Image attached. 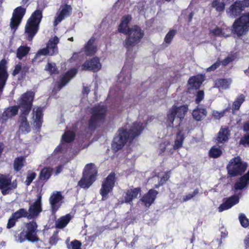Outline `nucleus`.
I'll return each mask as SVG.
<instances>
[{"mask_svg": "<svg viewBox=\"0 0 249 249\" xmlns=\"http://www.w3.org/2000/svg\"><path fill=\"white\" fill-rule=\"evenodd\" d=\"M143 129V124L140 122H134L129 131L123 127L119 128L111 144L112 149L115 152L122 149L128 140L132 142Z\"/></svg>", "mask_w": 249, "mask_h": 249, "instance_id": "obj_1", "label": "nucleus"}, {"mask_svg": "<svg viewBox=\"0 0 249 249\" xmlns=\"http://www.w3.org/2000/svg\"><path fill=\"white\" fill-rule=\"evenodd\" d=\"M42 18V10L36 9L28 19L25 27V33L28 40H32L38 32Z\"/></svg>", "mask_w": 249, "mask_h": 249, "instance_id": "obj_2", "label": "nucleus"}, {"mask_svg": "<svg viewBox=\"0 0 249 249\" xmlns=\"http://www.w3.org/2000/svg\"><path fill=\"white\" fill-rule=\"evenodd\" d=\"M107 112L105 106L97 105L91 109V116L88 121V128L94 131L106 119Z\"/></svg>", "mask_w": 249, "mask_h": 249, "instance_id": "obj_3", "label": "nucleus"}, {"mask_svg": "<svg viewBox=\"0 0 249 249\" xmlns=\"http://www.w3.org/2000/svg\"><path fill=\"white\" fill-rule=\"evenodd\" d=\"M37 227L35 221L25 223L23 230L18 235L19 242L22 243L26 240L32 243L38 242L39 238L37 234Z\"/></svg>", "mask_w": 249, "mask_h": 249, "instance_id": "obj_4", "label": "nucleus"}, {"mask_svg": "<svg viewBox=\"0 0 249 249\" xmlns=\"http://www.w3.org/2000/svg\"><path fill=\"white\" fill-rule=\"evenodd\" d=\"M248 166L247 162L242 160L241 157L237 156L232 158L227 165L228 174L231 177L242 176Z\"/></svg>", "mask_w": 249, "mask_h": 249, "instance_id": "obj_5", "label": "nucleus"}, {"mask_svg": "<svg viewBox=\"0 0 249 249\" xmlns=\"http://www.w3.org/2000/svg\"><path fill=\"white\" fill-rule=\"evenodd\" d=\"M97 175V170L93 163L87 164L83 173V176L79 181L78 185L82 188L88 189L95 181Z\"/></svg>", "mask_w": 249, "mask_h": 249, "instance_id": "obj_6", "label": "nucleus"}, {"mask_svg": "<svg viewBox=\"0 0 249 249\" xmlns=\"http://www.w3.org/2000/svg\"><path fill=\"white\" fill-rule=\"evenodd\" d=\"M144 31L138 25H134L129 29L124 41V46L129 49L139 43L144 36Z\"/></svg>", "mask_w": 249, "mask_h": 249, "instance_id": "obj_7", "label": "nucleus"}, {"mask_svg": "<svg viewBox=\"0 0 249 249\" xmlns=\"http://www.w3.org/2000/svg\"><path fill=\"white\" fill-rule=\"evenodd\" d=\"M116 181V174L112 172L102 181L100 190L102 200H105L108 198V194L112 192Z\"/></svg>", "mask_w": 249, "mask_h": 249, "instance_id": "obj_8", "label": "nucleus"}, {"mask_svg": "<svg viewBox=\"0 0 249 249\" xmlns=\"http://www.w3.org/2000/svg\"><path fill=\"white\" fill-rule=\"evenodd\" d=\"M35 93L33 91H27L18 99V105L20 109V114L29 115L33 107Z\"/></svg>", "mask_w": 249, "mask_h": 249, "instance_id": "obj_9", "label": "nucleus"}, {"mask_svg": "<svg viewBox=\"0 0 249 249\" xmlns=\"http://www.w3.org/2000/svg\"><path fill=\"white\" fill-rule=\"evenodd\" d=\"M232 27L233 30L238 36L244 35L249 29V13L243 14L236 19Z\"/></svg>", "mask_w": 249, "mask_h": 249, "instance_id": "obj_10", "label": "nucleus"}, {"mask_svg": "<svg viewBox=\"0 0 249 249\" xmlns=\"http://www.w3.org/2000/svg\"><path fill=\"white\" fill-rule=\"evenodd\" d=\"M188 110L187 105H182L180 107H177L174 105L170 110V112L167 114V120L171 123L173 126V122L176 117L179 119V123L182 121L185 114Z\"/></svg>", "mask_w": 249, "mask_h": 249, "instance_id": "obj_11", "label": "nucleus"}, {"mask_svg": "<svg viewBox=\"0 0 249 249\" xmlns=\"http://www.w3.org/2000/svg\"><path fill=\"white\" fill-rule=\"evenodd\" d=\"M59 42V39L57 36H54L50 39L45 48L38 51L37 55H51L53 56L58 53L57 44Z\"/></svg>", "mask_w": 249, "mask_h": 249, "instance_id": "obj_12", "label": "nucleus"}, {"mask_svg": "<svg viewBox=\"0 0 249 249\" xmlns=\"http://www.w3.org/2000/svg\"><path fill=\"white\" fill-rule=\"evenodd\" d=\"M42 194L40 192L37 195L35 201L29 206L28 209V215L29 219L36 218L42 211Z\"/></svg>", "mask_w": 249, "mask_h": 249, "instance_id": "obj_13", "label": "nucleus"}, {"mask_svg": "<svg viewBox=\"0 0 249 249\" xmlns=\"http://www.w3.org/2000/svg\"><path fill=\"white\" fill-rule=\"evenodd\" d=\"M102 67L100 60L97 57H94L86 61L82 65L81 69L85 71H91L93 72H97Z\"/></svg>", "mask_w": 249, "mask_h": 249, "instance_id": "obj_14", "label": "nucleus"}, {"mask_svg": "<svg viewBox=\"0 0 249 249\" xmlns=\"http://www.w3.org/2000/svg\"><path fill=\"white\" fill-rule=\"evenodd\" d=\"M142 189L140 187L130 188L124 192L123 195V199L122 201V203H126L129 204H132V201L135 198L138 197L139 195L141 194Z\"/></svg>", "mask_w": 249, "mask_h": 249, "instance_id": "obj_15", "label": "nucleus"}, {"mask_svg": "<svg viewBox=\"0 0 249 249\" xmlns=\"http://www.w3.org/2000/svg\"><path fill=\"white\" fill-rule=\"evenodd\" d=\"M241 195V193L239 195H234L229 197L225 198V201L223 203L220 205L218 209L219 212L228 210L233 206L237 204L239 202V196Z\"/></svg>", "mask_w": 249, "mask_h": 249, "instance_id": "obj_16", "label": "nucleus"}, {"mask_svg": "<svg viewBox=\"0 0 249 249\" xmlns=\"http://www.w3.org/2000/svg\"><path fill=\"white\" fill-rule=\"evenodd\" d=\"M63 196L60 192H53L49 198L51 211L53 213H55L61 206L59 202L62 200Z\"/></svg>", "mask_w": 249, "mask_h": 249, "instance_id": "obj_17", "label": "nucleus"}, {"mask_svg": "<svg viewBox=\"0 0 249 249\" xmlns=\"http://www.w3.org/2000/svg\"><path fill=\"white\" fill-rule=\"evenodd\" d=\"M230 131L228 127H221L215 138L216 144L220 146L221 144L223 145L227 142L230 139Z\"/></svg>", "mask_w": 249, "mask_h": 249, "instance_id": "obj_18", "label": "nucleus"}, {"mask_svg": "<svg viewBox=\"0 0 249 249\" xmlns=\"http://www.w3.org/2000/svg\"><path fill=\"white\" fill-rule=\"evenodd\" d=\"M158 192L154 189H150L148 192L145 194L140 199V201L142 202L144 205L146 207H149L155 201Z\"/></svg>", "mask_w": 249, "mask_h": 249, "instance_id": "obj_19", "label": "nucleus"}, {"mask_svg": "<svg viewBox=\"0 0 249 249\" xmlns=\"http://www.w3.org/2000/svg\"><path fill=\"white\" fill-rule=\"evenodd\" d=\"M34 125L36 129L39 130L43 122V109L41 107H37L36 110H33Z\"/></svg>", "mask_w": 249, "mask_h": 249, "instance_id": "obj_20", "label": "nucleus"}, {"mask_svg": "<svg viewBox=\"0 0 249 249\" xmlns=\"http://www.w3.org/2000/svg\"><path fill=\"white\" fill-rule=\"evenodd\" d=\"M60 12L55 20L56 24L61 22L65 18L70 17L72 11V8L71 5L67 3L61 5L60 7Z\"/></svg>", "mask_w": 249, "mask_h": 249, "instance_id": "obj_21", "label": "nucleus"}, {"mask_svg": "<svg viewBox=\"0 0 249 249\" xmlns=\"http://www.w3.org/2000/svg\"><path fill=\"white\" fill-rule=\"evenodd\" d=\"M204 81V76L201 74L191 76L188 81V84L190 86L189 89H199Z\"/></svg>", "mask_w": 249, "mask_h": 249, "instance_id": "obj_22", "label": "nucleus"}, {"mask_svg": "<svg viewBox=\"0 0 249 249\" xmlns=\"http://www.w3.org/2000/svg\"><path fill=\"white\" fill-rule=\"evenodd\" d=\"M95 41V37H91L85 44L83 48V51L86 55L92 56L96 53L97 49V47L94 45Z\"/></svg>", "mask_w": 249, "mask_h": 249, "instance_id": "obj_23", "label": "nucleus"}, {"mask_svg": "<svg viewBox=\"0 0 249 249\" xmlns=\"http://www.w3.org/2000/svg\"><path fill=\"white\" fill-rule=\"evenodd\" d=\"M77 69L71 68L68 71L60 80V83L58 85L59 89L65 86L77 73Z\"/></svg>", "mask_w": 249, "mask_h": 249, "instance_id": "obj_24", "label": "nucleus"}, {"mask_svg": "<svg viewBox=\"0 0 249 249\" xmlns=\"http://www.w3.org/2000/svg\"><path fill=\"white\" fill-rule=\"evenodd\" d=\"M244 10L240 2L236 1L229 7L227 13L231 18H235L240 16Z\"/></svg>", "mask_w": 249, "mask_h": 249, "instance_id": "obj_25", "label": "nucleus"}, {"mask_svg": "<svg viewBox=\"0 0 249 249\" xmlns=\"http://www.w3.org/2000/svg\"><path fill=\"white\" fill-rule=\"evenodd\" d=\"M131 19L132 17L130 15L124 16L122 17L121 23L118 26V32L120 33L126 35L128 33L129 29L131 28L128 27V24L131 21Z\"/></svg>", "mask_w": 249, "mask_h": 249, "instance_id": "obj_26", "label": "nucleus"}, {"mask_svg": "<svg viewBox=\"0 0 249 249\" xmlns=\"http://www.w3.org/2000/svg\"><path fill=\"white\" fill-rule=\"evenodd\" d=\"M11 183V177L0 174V190L2 194L5 196L8 194V188Z\"/></svg>", "mask_w": 249, "mask_h": 249, "instance_id": "obj_27", "label": "nucleus"}, {"mask_svg": "<svg viewBox=\"0 0 249 249\" xmlns=\"http://www.w3.org/2000/svg\"><path fill=\"white\" fill-rule=\"evenodd\" d=\"M28 116V115L20 114L19 118L20 122L19 129L22 132L25 133L31 131L30 126L27 120Z\"/></svg>", "mask_w": 249, "mask_h": 249, "instance_id": "obj_28", "label": "nucleus"}, {"mask_svg": "<svg viewBox=\"0 0 249 249\" xmlns=\"http://www.w3.org/2000/svg\"><path fill=\"white\" fill-rule=\"evenodd\" d=\"M19 107L14 106L6 108L2 114L3 120L7 121L8 119L15 116L18 113Z\"/></svg>", "mask_w": 249, "mask_h": 249, "instance_id": "obj_29", "label": "nucleus"}, {"mask_svg": "<svg viewBox=\"0 0 249 249\" xmlns=\"http://www.w3.org/2000/svg\"><path fill=\"white\" fill-rule=\"evenodd\" d=\"M72 219V216L70 213L66 214L59 217L55 223V226L57 229H63L70 222Z\"/></svg>", "mask_w": 249, "mask_h": 249, "instance_id": "obj_30", "label": "nucleus"}, {"mask_svg": "<svg viewBox=\"0 0 249 249\" xmlns=\"http://www.w3.org/2000/svg\"><path fill=\"white\" fill-rule=\"evenodd\" d=\"M185 137L181 131H179L176 134L175 143L173 146V149H170L168 151V154L170 155L173 153V150H177L182 147L183 142L184 140Z\"/></svg>", "mask_w": 249, "mask_h": 249, "instance_id": "obj_31", "label": "nucleus"}, {"mask_svg": "<svg viewBox=\"0 0 249 249\" xmlns=\"http://www.w3.org/2000/svg\"><path fill=\"white\" fill-rule=\"evenodd\" d=\"M207 115V111L205 108L197 107L193 111L192 115L195 120L201 121Z\"/></svg>", "mask_w": 249, "mask_h": 249, "instance_id": "obj_32", "label": "nucleus"}, {"mask_svg": "<svg viewBox=\"0 0 249 249\" xmlns=\"http://www.w3.org/2000/svg\"><path fill=\"white\" fill-rule=\"evenodd\" d=\"M53 169L50 167H44L40 171L39 179L41 181H47L51 177Z\"/></svg>", "mask_w": 249, "mask_h": 249, "instance_id": "obj_33", "label": "nucleus"}, {"mask_svg": "<svg viewBox=\"0 0 249 249\" xmlns=\"http://www.w3.org/2000/svg\"><path fill=\"white\" fill-rule=\"evenodd\" d=\"M25 158L23 156L16 158L14 161L13 166L15 171L18 172L24 167L25 162Z\"/></svg>", "mask_w": 249, "mask_h": 249, "instance_id": "obj_34", "label": "nucleus"}, {"mask_svg": "<svg viewBox=\"0 0 249 249\" xmlns=\"http://www.w3.org/2000/svg\"><path fill=\"white\" fill-rule=\"evenodd\" d=\"M30 51L29 47L21 45L17 49L16 56L18 59L21 60L28 54Z\"/></svg>", "mask_w": 249, "mask_h": 249, "instance_id": "obj_35", "label": "nucleus"}, {"mask_svg": "<svg viewBox=\"0 0 249 249\" xmlns=\"http://www.w3.org/2000/svg\"><path fill=\"white\" fill-rule=\"evenodd\" d=\"M245 101V96L243 94H240L235 99L233 102L232 107L233 110H238L239 109L241 105Z\"/></svg>", "mask_w": 249, "mask_h": 249, "instance_id": "obj_36", "label": "nucleus"}, {"mask_svg": "<svg viewBox=\"0 0 249 249\" xmlns=\"http://www.w3.org/2000/svg\"><path fill=\"white\" fill-rule=\"evenodd\" d=\"M75 138V134L72 131H66L62 135V141L67 143L71 142L74 141Z\"/></svg>", "mask_w": 249, "mask_h": 249, "instance_id": "obj_37", "label": "nucleus"}, {"mask_svg": "<svg viewBox=\"0 0 249 249\" xmlns=\"http://www.w3.org/2000/svg\"><path fill=\"white\" fill-rule=\"evenodd\" d=\"M13 217H15L17 220L22 218V217H27L29 219V216L28 215V213L24 208H20L16 212L13 213L12 214Z\"/></svg>", "mask_w": 249, "mask_h": 249, "instance_id": "obj_38", "label": "nucleus"}, {"mask_svg": "<svg viewBox=\"0 0 249 249\" xmlns=\"http://www.w3.org/2000/svg\"><path fill=\"white\" fill-rule=\"evenodd\" d=\"M230 83L227 79L219 78L215 80V87L218 88L227 89L229 87Z\"/></svg>", "mask_w": 249, "mask_h": 249, "instance_id": "obj_39", "label": "nucleus"}, {"mask_svg": "<svg viewBox=\"0 0 249 249\" xmlns=\"http://www.w3.org/2000/svg\"><path fill=\"white\" fill-rule=\"evenodd\" d=\"M26 13V8L20 6L16 8L13 13V16L22 19Z\"/></svg>", "mask_w": 249, "mask_h": 249, "instance_id": "obj_40", "label": "nucleus"}, {"mask_svg": "<svg viewBox=\"0 0 249 249\" xmlns=\"http://www.w3.org/2000/svg\"><path fill=\"white\" fill-rule=\"evenodd\" d=\"M66 244L68 249H81L82 243L80 241L76 239L72 241L70 243L67 241Z\"/></svg>", "mask_w": 249, "mask_h": 249, "instance_id": "obj_41", "label": "nucleus"}, {"mask_svg": "<svg viewBox=\"0 0 249 249\" xmlns=\"http://www.w3.org/2000/svg\"><path fill=\"white\" fill-rule=\"evenodd\" d=\"M222 154V150L215 146H213L209 151L210 157L213 158H217L219 157Z\"/></svg>", "mask_w": 249, "mask_h": 249, "instance_id": "obj_42", "label": "nucleus"}, {"mask_svg": "<svg viewBox=\"0 0 249 249\" xmlns=\"http://www.w3.org/2000/svg\"><path fill=\"white\" fill-rule=\"evenodd\" d=\"M7 61L5 59H2L0 61V76H8L7 71Z\"/></svg>", "mask_w": 249, "mask_h": 249, "instance_id": "obj_43", "label": "nucleus"}, {"mask_svg": "<svg viewBox=\"0 0 249 249\" xmlns=\"http://www.w3.org/2000/svg\"><path fill=\"white\" fill-rule=\"evenodd\" d=\"M177 32L175 30H170L164 38V42L167 45L170 44Z\"/></svg>", "mask_w": 249, "mask_h": 249, "instance_id": "obj_44", "label": "nucleus"}, {"mask_svg": "<svg viewBox=\"0 0 249 249\" xmlns=\"http://www.w3.org/2000/svg\"><path fill=\"white\" fill-rule=\"evenodd\" d=\"M212 6L215 8L218 12L223 11L225 9V4L224 2L220 1V0H213L212 2Z\"/></svg>", "mask_w": 249, "mask_h": 249, "instance_id": "obj_45", "label": "nucleus"}, {"mask_svg": "<svg viewBox=\"0 0 249 249\" xmlns=\"http://www.w3.org/2000/svg\"><path fill=\"white\" fill-rule=\"evenodd\" d=\"M22 19L12 15L10 20V27L12 29L16 30L21 22Z\"/></svg>", "mask_w": 249, "mask_h": 249, "instance_id": "obj_46", "label": "nucleus"}, {"mask_svg": "<svg viewBox=\"0 0 249 249\" xmlns=\"http://www.w3.org/2000/svg\"><path fill=\"white\" fill-rule=\"evenodd\" d=\"M248 185V184L246 182V181L244 179H243L242 177H241V178H239V180L235 182L234 185V188L235 190H241L243 189Z\"/></svg>", "mask_w": 249, "mask_h": 249, "instance_id": "obj_47", "label": "nucleus"}, {"mask_svg": "<svg viewBox=\"0 0 249 249\" xmlns=\"http://www.w3.org/2000/svg\"><path fill=\"white\" fill-rule=\"evenodd\" d=\"M239 220L241 225L244 228L249 226V219L246 217L245 214L241 213L239 215Z\"/></svg>", "mask_w": 249, "mask_h": 249, "instance_id": "obj_48", "label": "nucleus"}, {"mask_svg": "<svg viewBox=\"0 0 249 249\" xmlns=\"http://www.w3.org/2000/svg\"><path fill=\"white\" fill-rule=\"evenodd\" d=\"M36 174L34 172L28 171L27 174L26 179L24 183L26 186H29L33 180L36 178Z\"/></svg>", "mask_w": 249, "mask_h": 249, "instance_id": "obj_49", "label": "nucleus"}, {"mask_svg": "<svg viewBox=\"0 0 249 249\" xmlns=\"http://www.w3.org/2000/svg\"><path fill=\"white\" fill-rule=\"evenodd\" d=\"M58 231H54L52 236L50 238L49 244L51 246H55L56 245L57 242L60 239L58 235Z\"/></svg>", "mask_w": 249, "mask_h": 249, "instance_id": "obj_50", "label": "nucleus"}, {"mask_svg": "<svg viewBox=\"0 0 249 249\" xmlns=\"http://www.w3.org/2000/svg\"><path fill=\"white\" fill-rule=\"evenodd\" d=\"M45 70L48 71L50 74H56L58 73L57 69L55 64L48 63L46 66Z\"/></svg>", "mask_w": 249, "mask_h": 249, "instance_id": "obj_51", "label": "nucleus"}, {"mask_svg": "<svg viewBox=\"0 0 249 249\" xmlns=\"http://www.w3.org/2000/svg\"><path fill=\"white\" fill-rule=\"evenodd\" d=\"M170 145V142L169 141H164V142L160 143L159 147V155H163L166 151L167 146Z\"/></svg>", "mask_w": 249, "mask_h": 249, "instance_id": "obj_52", "label": "nucleus"}, {"mask_svg": "<svg viewBox=\"0 0 249 249\" xmlns=\"http://www.w3.org/2000/svg\"><path fill=\"white\" fill-rule=\"evenodd\" d=\"M227 111V108L221 111L213 110L212 112V115L215 119L219 120L223 117Z\"/></svg>", "mask_w": 249, "mask_h": 249, "instance_id": "obj_53", "label": "nucleus"}, {"mask_svg": "<svg viewBox=\"0 0 249 249\" xmlns=\"http://www.w3.org/2000/svg\"><path fill=\"white\" fill-rule=\"evenodd\" d=\"M209 34L215 36H221L223 34V30L221 28L217 26L215 28L210 30Z\"/></svg>", "mask_w": 249, "mask_h": 249, "instance_id": "obj_54", "label": "nucleus"}, {"mask_svg": "<svg viewBox=\"0 0 249 249\" xmlns=\"http://www.w3.org/2000/svg\"><path fill=\"white\" fill-rule=\"evenodd\" d=\"M199 193V189L198 188L196 189L192 194H188L185 196L183 197V201H187L193 198L194 196L198 195Z\"/></svg>", "mask_w": 249, "mask_h": 249, "instance_id": "obj_55", "label": "nucleus"}, {"mask_svg": "<svg viewBox=\"0 0 249 249\" xmlns=\"http://www.w3.org/2000/svg\"><path fill=\"white\" fill-rule=\"evenodd\" d=\"M240 144H242L244 146H249V134L245 135L240 140Z\"/></svg>", "mask_w": 249, "mask_h": 249, "instance_id": "obj_56", "label": "nucleus"}, {"mask_svg": "<svg viewBox=\"0 0 249 249\" xmlns=\"http://www.w3.org/2000/svg\"><path fill=\"white\" fill-rule=\"evenodd\" d=\"M235 59V57L233 55L228 56L226 57L224 60L221 61V65L224 66L228 65L230 63L232 62Z\"/></svg>", "mask_w": 249, "mask_h": 249, "instance_id": "obj_57", "label": "nucleus"}, {"mask_svg": "<svg viewBox=\"0 0 249 249\" xmlns=\"http://www.w3.org/2000/svg\"><path fill=\"white\" fill-rule=\"evenodd\" d=\"M221 65V61L218 59L214 64L207 69V71H213Z\"/></svg>", "mask_w": 249, "mask_h": 249, "instance_id": "obj_58", "label": "nucleus"}, {"mask_svg": "<svg viewBox=\"0 0 249 249\" xmlns=\"http://www.w3.org/2000/svg\"><path fill=\"white\" fill-rule=\"evenodd\" d=\"M204 97V92L203 90H198L197 92L196 99V103L197 104L200 103V102L203 99Z\"/></svg>", "mask_w": 249, "mask_h": 249, "instance_id": "obj_59", "label": "nucleus"}, {"mask_svg": "<svg viewBox=\"0 0 249 249\" xmlns=\"http://www.w3.org/2000/svg\"><path fill=\"white\" fill-rule=\"evenodd\" d=\"M18 221L15 217H13V215H11L9 219H8V221L7 224V228L10 229L13 227L15 224L16 222Z\"/></svg>", "mask_w": 249, "mask_h": 249, "instance_id": "obj_60", "label": "nucleus"}, {"mask_svg": "<svg viewBox=\"0 0 249 249\" xmlns=\"http://www.w3.org/2000/svg\"><path fill=\"white\" fill-rule=\"evenodd\" d=\"M17 186H18V183H17V180L15 179V180H13V181H12V177H11V183L9 185V186H8V188H7L8 191V194H9L10 190H14V189H16L17 188Z\"/></svg>", "mask_w": 249, "mask_h": 249, "instance_id": "obj_61", "label": "nucleus"}, {"mask_svg": "<svg viewBox=\"0 0 249 249\" xmlns=\"http://www.w3.org/2000/svg\"><path fill=\"white\" fill-rule=\"evenodd\" d=\"M169 174L167 172L165 173L159 181L160 185H163L169 179Z\"/></svg>", "mask_w": 249, "mask_h": 249, "instance_id": "obj_62", "label": "nucleus"}, {"mask_svg": "<svg viewBox=\"0 0 249 249\" xmlns=\"http://www.w3.org/2000/svg\"><path fill=\"white\" fill-rule=\"evenodd\" d=\"M8 78L7 76H0V91H2L4 86L6 84V80Z\"/></svg>", "mask_w": 249, "mask_h": 249, "instance_id": "obj_63", "label": "nucleus"}, {"mask_svg": "<svg viewBox=\"0 0 249 249\" xmlns=\"http://www.w3.org/2000/svg\"><path fill=\"white\" fill-rule=\"evenodd\" d=\"M21 68H22V66L20 63L16 65L15 67V69H14V71L12 72V75L13 76H15V75H17L21 71Z\"/></svg>", "mask_w": 249, "mask_h": 249, "instance_id": "obj_64", "label": "nucleus"}]
</instances>
